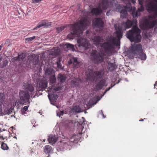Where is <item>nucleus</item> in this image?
<instances>
[{"label":"nucleus","mask_w":157,"mask_h":157,"mask_svg":"<svg viewBox=\"0 0 157 157\" xmlns=\"http://www.w3.org/2000/svg\"><path fill=\"white\" fill-rule=\"evenodd\" d=\"M145 6L146 10L148 12H154V15L148 16V18L145 19L142 25L145 29L152 28L157 25V4L152 0H146L145 2Z\"/></svg>","instance_id":"1"},{"label":"nucleus","mask_w":157,"mask_h":157,"mask_svg":"<svg viewBox=\"0 0 157 157\" xmlns=\"http://www.w3.org/2000/svg\"><path fill=\"white\" fill-rule=\"evenodd\" d=\"M89 24V20L84 18L76 23L71 24L72 32L68 34L67 38L70 39H72L75 37L81 36L82 35L83 30L86 29Z\"/></svg>","instance_id":"2"},{"label":"nucleus","mask_w":157,"mask_h":157,"mask_svg":"<svg viewBox=\"0 0 157 157\" xmlns=\"http://www.w3.org/2000/svg\"><path fill=\"white\" fill-rule=\"evenodd\" d=\"M93 41L95 45L98 48H101L105 53L110 52L113 50L112 45L110 43L109 39L106 42L102 43V38L99 36H96L94 37Z\"/></svg>","instance_id":"3"},{"label":"nucleus","mask_w":157,"mask_h":157,"mask_svg":"<svg viewBox=\"0 0 157 157\" xmlns=\"http://www.w3.org/2000/svg\"><path fill=\"white\" fill-rule=\"evenodd\" d=\"M140 33L141 30L139 28L135 26L127 32L126 36L131 42H139L141 40Z\"/></svg>","instance_id":"4"},{"label":"nucleus","mask_w":157,"mask_h":157,"mask_svg":"<svg viewBox=\"0 0 157 157\" xmlns=\"http://www.w3.org/2000/svg\"><path fill=\"white\" fill-rule=\"evenodd\" d=\"M103 74L101 71H94L92 69H88L86 72L87 80L91 81H97L98 78H101Z\"/></svg>","instance_id":"5"},{"label":"nucleus","mask_w":157,"mask_h":157,"mask_svg":"<svg viewBox=\"0 0 157 157\" xmlns=\"http://www.w3.org/2000/svg\"><path fill=\"white\" fill-rule=\"evenodd\" d=\"M105 56V54L104 53L99 52L95 50H92L90 55L91 60L97 64L103 62Z\"/></svg>","instance_id":"6"},{"label":"nucleus","mask_w":157,"mask_h":157,"mask_svg":"<svg viewBox=\"0 0 157 157\" xmlns=\"http://www.w3.org/2000/svg\"><path fill=\"white\" fill-rule=\"evenodd\" d=\"M115 33L118 39L112 36L109 38L110 43L112 45L113 50L114 49V46H119L120 45V39L123 36L121 28H118L116 29Z\"/></svg>","instance_id":"7"},{"label":"nucleus","mask_w":157,"mask_h":157,"mask_svg":"<svg viewBox=\"0 0 157 157\" xmlns=\"http://www.w3.org/2000/svg\"><path fill=\"white\" fill-rule=\"evenodd\" d=\"M101 6L103 10H105L108 8L117 9L118 7H120L116 0H102Z\"/></svg>","instance_id":"8"},{"label":"nucleus","mask_w":157,"mask_h":157,"mask_svg":"<svg viewBox=\"0 0 157 157\" xmlns=\"http://www.w3.org/2000/svg\"><path fill=\"white\" fill-rule=\"evenodd\" d=\"M19 95L21 101L22 103H25L29 102L30 95L29 93L24 90H20Z\"/></svg>","instance_id":"9"},{"label":"nucleus","mask_w":157,"mask_h":157,"mask_svg":"<svg viewBox=\"0 0 157 157\" xmlns=\"http://www.w3.org/2000/svg\"><path fill=\"white\" fill-rule=\"evenodd\" d=\"M79 47H82L85 49H87L90 47V45L88 40L86 38L81 37L78 40Z\"/></svg>","instance_id":"10"},{"label":"nucleus","mask_w":157,"mask_h":157,"mask_svg":"<svg viewBox=\"0 0 157 157\" xmlns=\"http://www.w3.org/2000/svg\"><path fill=\"white\" fill-rule=\"evenodd\" d=\"M136 8L135 7L133 8V10L132 12V15L133 17L134 18L140 15L141 12H142L144 10V8L143 5H140V6L138 7V9L135 12Z\"/></svg>","instance_id":"11"},{"label":"nucleus","mask_w":157,"mask_h":157,"mask_svg":"<svg viewBox=\"0 0 157 157\" xmlns=\"http://www.w3.org/2000/svg\"><path fill=\"white\" fill-rule=\"evenodd\" d=\"M93 22L94 25L97 28L101 29L104 27V22L100 18H95Z\"/></svg>","instance_id":"12"},{"label":"nucleus","mask_w":157,"mask_h":157,"mask_svg":"<svg viewBox=\"0 0 157 157\" xmlns=\"http://www.w3.org/2000/svg\"><path fill=\"white\" fill-rule=\"evenodd\" d=\"M131 51L132 53L134 54H137V53L142 52L141 45L140 44H137L132 46Z\"/></svg>","instance_id":"13"},{"label":"nucleus","mask_w":157,"mask_h":157,"mask_svg":"<svg viewBox=\"0 0 157 157\" xmlns=\"http://www.w3.org/2000/svg\"><path fill=\"white\" fill-rule=\"evenodd\" d=\"M68 63L69 65L73 64V68H78L80 66L79 62L76 57H73L69 60Z\"/></svg>","instance_id":"14"},{"label":"nucleus","mask_w":157,"mask_h":157,"mask_svg":"<svg viewBox=\"0 0 157 157\" xmlns=\"http://www.w3.org/2000/svg\"><path fill=\"white\" fill-rule=\"evenodd\" d=\"M51 22H48L47 20H44L40 22L38 25L34 28L33 30H36L38 28H39L42 26H44L46 27H49L51 26Z\"/></svg>","instance_id":"15"},{"label":"nucleus","mask_w":157,"mask_h":157,"mask_svg":"<svg viewBox=\"0 0 157 157\" xmlns=\"http://www.w3.org/2000/svg\"><path fill=\"white\" fill-rule=\"evenodd\" d=\"M51 22H48L47 20H44L40 22L38 25L34 28L33 30H36L38 28H39L42 26H44L46 27H49L51 26Z\"/></svg>","instance_id":"16"},{"label":"nucleus","mask_w":157,"mask_h":157,"mask_svg":"<svg viewBox=\"0 0 157 157\" xmlns=\"http://www.w3.org/2000/svg\"><path fill=\"white\" fill-rule=\"evenodd\" d=\"M23 89L32 93L34 90V87L32 84L28 82H24L23 84Z\"/></svg>","instance_id":"17"},{"label":"nucleus","mask_w":157,"mask_h":157,"mask_svg":"<svg viewBox=\"0 0 157 157\" xmlns=\"http://www.w3.org/2000/svg\"><path fill=\"white\" fill-rule=\"evenodd\" d=\"M106 81L105 79L101 80L96 85L95 87V91H98L102 89L105 85Z\"/></svg>","instance_id":"18"},{"label":"nucleus","mask_w":157,"mask_h":157,"mask_svg":"<svg viewBox=\"0 0 157 157\" xmlns=\"http://www.w3.org/2000/svg\"><path fill=\"white\" fill-rule=\"evenodd\" d=\"M102 13V10L100 6L93 8L91 11V13L93 15L98 16Z\"/></svg>","instance_id":"19"},{"label":"nucleus","mask_w":157,"mask_h":157,"mask_svg":"<svg viewBox=\"0 0 157 157\" xmlns=\"http://www.w3.org/2000/svg\"><path fill=\"white\" fill-rule=\"evenodd\" d=\"M48 85V82L45 80H41L39 83V86L40 90H38L40 91L43 90H45V89L47 87Z\"/></svg>","instance_id":"20"},{"label":"nucleus","mask_w":157,"mask_h":157,"mask_svg":"<svg viewBox=\"0 0 157 157\" xmlns=\"http://www.w3.org/2000/svg\"><path fill=\"white\" fill-rule=\"evenodd\" d=\"M69 143H70V142L68 140L67 141L62 140L58 142V144L60 149H63L68 145Z\"/></svg>","instance_id":"21"},{"label":"nucleus","mask_w":157,"mask_h":157,"mask_svg":"<svg viewBox=\"0 0 157 157\" xmlns=\"http://www.w3.org/2000/svg\"><path fill=\"white\" fill-rule=\"evenodd\" d=\"M45 74L46 76H51L52 75H55V72L52 68H47L45 71Z\"/></svg>","instance_id":"22"},{"label":"nucleus","mask_w":157,"mask_h":157,"mask_svg":"<svg viewBox=\"0 0 157 157\" xmlns=\"http://www.w3.org/2000/svg\"><path fill=\"white\" fill-rule=\"evenodd\" d=\"M49 142L52 144H54L57 141V139L56 137L52 135H50L48 138Z\"/></svg>","instance_id":"23"},{"label":"nucleus","mask_w":157,"mask_h":157,"mask_svg":"<svg viewBox=\"0 0 157 157\" xmlns=\"http://www.w3.org/2000/svg\"><path fill=\"white\" fill-rule=\"evenodd\" d=\"M48 97L51 102H54L56 101L58 96L56 95L53 94H48Z\"/></svg>","instance_id":"24"},{"label":"nucleus","mask_w":157,"mask_h":157,"mask_svg":"<svg viewBox=\"0 0 157 157\" xmlns=\"http://www.w3.org/2000/svg\"><path fill=\"white\" fill-rule=\"evenodd\" d=\"M58 79L60 82H63L66 79V77L64 75L59 74L58 76Z\"/></svg>","instance_id":"25"},{"label":"nucleus","mask_w":157,"mask_h":157,"mask_svg":"<svg viewBox=\"0 0 157 157\" xmlns=\"http://www.w3.org/2000/svg\"><path fill=\"white\" fill-rule=\"evenodd\" d=\"M107 68L110 71H113L115 69V64L113 63H112L109 62L108 63Z\"/></svg>","instance_id":"26"},{"label":"nucleus","mask_w":157,"mask_h":157,"mask_svg":"<svg viewBox=\"0 0 157 157\" xmlns=\"http://www.w3.org/2000/svg\"><path fill=\"white\" fill-rule=\"evenodd\" d=\"M126 6L124 7V9L126 10V11L127 12H132L133 8L132 9V7L130 3V2L129 3H126Z\"/></svg>","instance_id":"27"},{"label":"nucleus","mask_w":157,"mask_h":157,"mask_svg":"<svg viewBox=\"0 0 157 157\" xmlns=\"http://www.w3.org/2000/svg\"><path fill=\"white\" fill-rule=\"evenodd\" d=\"M127 12L126 10L122 9L120 12V17L121 18H125L127 15Z\"/></svg>","instance_id":"28"},{"label":"nucleus","mask_w":157,"mask_h":157,"mask_svg":"<svg viewBox=\"0 0 157 157\" xmlns=\"http://www.w3.org/2000/svg\"><path fill=\"white\" fill-rule=\"evenodd\" d=\"M137 55L138 57L142 60H145L146 58V55L144 54L143 51L139 53Z\"/></svg>","instance_id":"29"},{"label":"nucleus","mask_w":157,"mask_h":157,"mask_svg":"<svg viewBox=\"0 0 157 157\" xmlns=\"http://www.w3.org/2000/svg\"><path fill=\"white\" fill-rule=\"evenodd\" d=\"M52 149V147L49 145H47L44 147V151L45 153H48Z\"/></svg>","instance_id":"30"},{"label":"nucleus","mask_w":157,"mask_h":157,"mask_svg":"<svg viewBox=\"0 0 157 157\" xmlns=\"http://www.w3.org/2000/svg\"><path fill=\"white\" fill-rule=\"evenodd\" d=\"M133 24V22L131 21L128 20L125 23V26L126 28H131Z\"/></svg>","instance_id":"31"},{"label":"nucleus","mask_w":157,"mask_h":157,"mask_svg":"<svg viewBox=\"0 0 157 157\" xmlns=\"http://www.w3.org/2000/svg\"><path fill=\"white\" fill-rule=\"evenodd\" d=\"M52 51L51 54L54 56H56L59 55L60 52V50L57 48H55Z\"/></svg>","instance_id":"32"},{"label":"nucleus","mask_w":157,"mask_h":157,"mask_svg":"<svg viewBox=\"0 0 157 157\" xmlns=\"http://www.w3.org/2000/svg\"><path fill=\"white\" fill-rule=\"evenodd\" d=\"M71 87H76L79 85L78 82L74 80H71Z\"/></svg>","instance_id":"33"},{"label":"nucleus","mask_w":157,"mask_h":157,"mask_svg":"<svg viewBox=\"0 0 157 157\" xmlns=\"http://www.w3.org/2000/svg\"><path fill=\"white\" fill-rule=\"evenodd\" d=\"M1 148L4 150H7L9 148L7 144L3 142L2 143Z\"/></svg>","instance_id":"34"},{"label":"nucleus","mask_w":157,"mask_h":157,"mask_svg":"<svg viewBox=\"0 0 157 157\" xmlns=\"http://www.w3.org/2000/svg\"><path fill=\"white\" fill-rule=\"evenodd\" d=\"M80 108L78 106H75L72 109L73 112L80 113L81 112Z\"/></svg>","instance_id":"35"},{"label":"nucleus","mask_w":157,"mask_h":157,"mask_svg":"<svg viewBox=\"0 0 157 157\" xmlns=\"http://www.w3.org/2000/svg\"><path fill=\"white\" fill-rule=\"evenodd\" d=\"M13 109L11 107L10 108H8L5 109L4 111V113L6 114L9 115L12 113Z\"/></svg>","instance_id":"36"},{"label":"nucleus","mask_w":157,"mask_h":157,"mask_svg":"<svg viewBox=\"0 0 157 157\" xmlns=\"http://www.w3.org/2000/svg\"><path fill=\"white\" fill-rule=\"evenodd\" d=\"M26 56L25 54L21 53L20 54H19L17 56L18 61H21L23 60Z\"/></svg>","instance_id":"37"},{"label":"nucleus","mask_w":157,"mask_h":157,"mask_svg":"<svg viewBox=\"0 0 157 157\" xmlns=\"http://www.w3.org/2000/svg\"><path fill=\"white\" fill-rule=\"evenodd\" d=\"M8 63V61L7 60H5L2 62L0 64V66L1 68H4L6 67Z\"/></svg>","instance_id":"38"},{"label":"nucleus","mask_w":157,"mask_h":157,"mask_svg":"<svg viewBox=\"0 0 157 157\" xmlns=\"http://www.w3.org/2000/svg\"><path fill=\"white\" fill-rule=\"evenodd\" d=\"M56 78L55 76V75H52L51 76L50 80V83L52 84H54L56 82Z\"/></svg>","instance_id":"39"},{"label":"nucleus","mask_w":157,"mask_h":157,"mask_svg":"<svg viewBox=\"0 0 157 157\" xmlns=\"http://www.w3.org/2000/svg\"><path fill=\"white\" fill-rule=\"evenodd\" d=\"M66 26H62L60 27H57L56 28L57 32L58 33H60L65 28Z\"/></svg>","instance_id":"40"},{"label":"nucleus","mask_w":157,"mask_h":157,"mask_svg":"<svg viewBox=\"0 0 157 157\" xmlns=\"http://www.w3.org/2000/svg\"><path fill=\"white\" fill-rule=\"evenodd\" d=\"M61 59L60 58L58 59V61L56 62L57 67L58 68H62V65L60 63Z\"/></svg>","instance_id":"41"},{"label":"nucleus","mask_w":157,"mask_h":157,"mask_svg":"<svg viewBox=\"0 0 157 157\" xmlns=\"http://www.w3.org/2000/svg\"><path fill=\"white\" fill-rule=\"evenodd\" d=\"M36 38V36H33L32 37L29 38H26L25 39V40L27 41L30 42Z\"/></svg>","instance_id":"42"},{"label":"nucleus","mask_w":157,"mask_h":157,"mask_svg":"<svg viewBox=\"0 0 157 157\" xmlns=\"http://www.w3.org/2000/svg\"><path fill=\"white\" fill-rule=\"evenodd\" d=\"M65 45L67 48H70L71 49H73L74 48V46L70 44H67Z\"/></svg>","instance_id":"43"},{"label":"nucleus","mask_w":157,"mask_h":157,"mask_svg":"<svg viewBox=\"0 0 157 157\" xmlns=\"http://www.w3.org/2000/svg\"><path fill=\"white\" fill-rule=\"evenodd\" d=\"M54 90L56 91H58L61 90L62 88L61 87L58 86L54 87Z\"/></svg>","instance_id":"44"},{"label":"nucleus","mask_w":157,"mask_h":157,"mask_svg":"<svg viewBox=\"0 0 157 157\" xmlns=\"http://www.w3.org/2000/svg\"><path fill=\"white\" fill-rule=\"evenodd\" d=\"M63 114V111H59L57 112V115L59 117L62 116Z\"/></svg>","instance_id":"45"},{"label":"nucleus","mask_w":157,"mask_h":157,"mask_svg":"<svg viewBox=\"0 0 157 157\" xmlns=\"http://www.w3.org/2000/svg\"><path fill=\"white\" fill-rule=\"evenodd\" d=\"M115 84H114L113 85L111 84V86L110 87H109L108 88H107L105 92H104V94H105L106 92L109 91L111 88L113 87L115 85Z\"/></svg>","instance_id":"46"},{"label":"nucleus","mask_w":157,"mask_h":157,"mask_svg":"<svg viewBox=\"0 0 157 157\" xmlns=\"http://www.w3.org/2000/svg\"><path fill=\"white\" fill-rule=\"evenodd\" d=\"M42 0H32V2L33 3H39Z\"/></svg>","instance_id":"47"},{"label":"nucleus","mask_w":157,"mask_h":157,"mask_svg":"<svg viewBox=\"0 0 157 157\" xmlns=\"http://www.w3.org/2000/svg\"><path fill=\"white\" fill-rule=\"evenodd\" d=\"M28 106H25L23 108V111L24 112L26 111L28 109Z\"/></svg>","instance_id":"48"},{"label":"nucleus","mask_w":157,"mask_h":157,"mask_svg":"<svg viewBox=\"0 0 157 157\" xmlns=\"http://www.w3.org/2000/svg\"><path fill=\"white\" fill-rule=\"evenodd\" d=\"M139 4L142 5L143 4L144 0H138Z\"/></svg>","instance_id":"49"},{"label":"nucleus","mask_w":157,"mask_h":157,"mask_svg":"<svg viewBox=\"0 0 157 157\" xmlns=\"http://www.w3.org/2000/svg\"><path fill=\"white\" fill-rule=\"evenodd\" d=\"M33 62H34V64L35 65H36L38 64V62H39V59H37L36 60H35V61L34 62L33 61Z\"/></svg>","instance_id":"50"},{"label":"nucleus","mask_w":157,"mask_h":157,"mask_svg":"<svg viewBox=\"0 0 157 157\" xmlns=\"http://www.w3.org/2000/svg\"><path fill=\"white\" fill-rule=\"evenodd\" d=\"M124 3H129L130 2V0H121Z\"/></svg>","instance_id":"51"},{"label":"nucleus","mask_w":157,"mask_h":157,"mask_svg":"<svg viewBox=\"0 0 157 157\" xmlns=\"http://www.w3.org/2000/svg\"><path fill=\"white\" fill-rule=\"evenodd\" d=\"M12 59L14 61H16V60H17L18 61V57H17H17H13Z\"/></svg>","instance_id":"52"},{"label":"nucleus","mask_w":157,"mask_h":157,"mask_svg":"<svg viewBox=\"0 0 157 157\" xmlns=\"http://www.w3.org/2000/svg\"><path fill=\"white\" fill-rule=\"evenodd\" d=\"M110 10H109V11H107L106 13V15L107 16H109L110 14Z\"/></svg>","instance_id":"53"},{"label":"nucleus","mask_w":157,"mask_h":157,"mask_svg":"<svg viewBox=\"0 0 157 157\" xmlns=\"http://www.w3.org/2000/svg\"><path fill=\"white\" fill-rule=\"evenodd\" d=\"M131 2L133 4H134L136 3V0H130V3Z\"/></svg>","instance_id":"54"},{"label":"nucleus","mask_w":157,"mask_h":157,"mask_svg":"<svg viewBox=\"0 0 157 157\" xmlns=\"http://www.w3.org/2000/svg\"><path fill=\"white\" fill-rule=\"evenodd\" d=\"M4 45L2 44L0 46V51L2 50V48L3 47Z\"/></svg>","instance_id":"55"},{"label":"nucleus","mask_w":157,"mask_h":157,"mask_svg":"<svg viewBox=\"0 0 157 157\" xmlns=\"http://www.w3.org/2000/svg\"><path fill=\"white\" fill-rule=\"evenodd\" d=\"M3 99V97L2 96V94H0V101H2Z\"/></svg>","instance_id":"56"},{"label":"nucleus","mask_w":157,"mask_h":157,"mask_svg":"<svg viewBox=\"0 0 157 157\" xmlns=\"http://www.w3.org/2000/svg\"><path fill=\"white\" fill-rule=\"evenodd\" d=\"M33 58V56H28V59H30L31 58L32 59Z\"/></svg>","instance_id":"57"},{"label":"nucleus","mask_w":157,"mask_h":157,"mask_svg":"<svg viewBox=\"0 0 157 157\" xmlns=\"http://www.w3.org/2000/svg\"><path fill=\"white\" fill-rule=\"evenodd\" d=\"M2 105H0V112L2 111Z\"/></svg>","instance_id":"58"},{"label":"nucleus","mask_w":157,"mask_h":157,"mask_svg":"<svg viewBox=\"0 0 157 157\" xmlns=\"http://www.w3.org/2000/svg\"><path fill=\"white\" fill-rule=\"evenodd\" d=\"M157 84V81L155 82V83L154 84V86L155 88V86H156Z\"/></svg>","instance_id":"59"},{"label":"nucleus","mask_w":157,"mask_h":157,"mask_svg":"<svg viewBox=\"0 0 157 157\" xmlns=\"http://www.w3.org/2000/svg\"><path fill=\"white\" fill-rule=\"evenodd\" d=\"M139 121H144V119H142L140 120Z\"/></svg>","instance_id":"60"},{"label":"nucleus","mask_w":157,"mask_h":157,"mask_svg":"<svg viewBox=\"0 0 157 157\" xmlns=\"http://www.w3.org/2000/svg\"><path fill=\"white\" fill-rule=\"evenodd\" d=\"M89 32V31L88 30H87L86 31V33L87 34Z\"/></svg>","instance_id":"61"},{"label":"nucleus","mask_w":157,"mask_h":157,"mask_svg":"<svg viewBox=\"0 0 157 157\" xmlns=\"http://www.w3.org/2000/svg\"><path fill=\"white\" fill-rule=\"evenodd\" d=\"M45 140H46L45 139H43V141L44 142H45Z\"/></svg>","instance_id":"62"},{"label":"nucleus","mask_w":157,"mask_h":157,"mask_svg":"<svg viewBox=\"0 0 157 157\" xmlns=\"http://www.w3.org/2000/svg\"><path fill=\"white\" fill-rule=\"evenodd\" d=\"M50 155L48 154V156L47 157H50Z\"/></svg>","instance_id":"63"},{"label":"nucleus","mask_w":157,"mask_h":157,"mask_svg":"<svg viewBox=\"0 0 157 157\" xmlns=\"http://www.w3.org/2000/svg\"><path fill=\"white\" fill-rule=\"evenodd\" d=\"M155 2H156L157 4V0H154Z\"/></svg>","instance_id":"64"}]
</instances>
